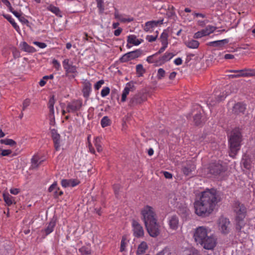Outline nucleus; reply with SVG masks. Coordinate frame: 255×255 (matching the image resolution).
<instances>
[{"label": "nucleus", "mask_w": 255, "mask_h": 255, "mask_svg": "<svg viewBox=\"0 0 255 255\" xmlns=\"http://www.w3.org/2000/svg\"><path fill=\"white\" fill-rule=\"evenodd\" d=\"M62 64L66 73H77V67L73 65L69 59H65L62 62Z\"/></svg>", "instance_id": "4468645a"}, {"label": "nucleus", "mask_w": 255, "mask_h": 255, "mask_svg": "<svg viewBox=\"0 0 255 255\" xmlns=\"http://www.w3.org/2000/svg\"><path fill=\"white\" fill-rule=\"evenodd\" d=\"M59 190V188L57 186L56 182H54L48 188V191L49 192H53L56 197L61 196L63 194L62 191H60L59 193H58V190Z\"/></svg>", "instance_id": "cd10ccee"}, {"label": "nucleus", "mask_w": 255, "mask_h": 255, "mask_svg": "<svg viewBox=\"0 0 255 255\" xmlns=\"http://www.w3.org/2000/svg\"><path fill=\"white\" fill-rule=\"evenodd\" d=\"M92 91V84L91 83L86 80L83 82V87L82 89V93L83 96L85 98H88Z\"/></svg>", "instance_id": "aec40b11"}, {"label": "nucleus", "mask_w": 255, "mask_h": 255, "mask_svg": "<svg viewBox=\"0 0 255 255\" xmlns=\"http://www.w3.org/2000/svg\"><path fill=\"white\" fill-rule=\"evenodd\" d=\"M102 137L97 136L95 138L94 144L96 146L97 150L98 152H101L102 150V147L101 145Z\"/></svg>", "instance_id": "ea45409f"}, {"label": "nucleus", "mask_w": 255, "mask_h": 255, "mask_svg": "<svg viewBox=\"0 0 255 255\" xmlns=\"http://www.w3.org/2000/svg\"><path fill=\"white\" fill-rule=\"evenodd\" d=\"M225 169V166L223 165L220 161L217 162L212 163L209 166V171L210 173L214 175L219 174Z\"/></svg>", "instance_id": "9d476101"}, {"label": "nucleus", "mask_w": 255, "mask_h": 255, "mask_svg": "<svg viewBox=\"0 0 255 255\" xmlns=\"http://www.w3.org/2000/svg\"><path fill=\"white\" fill-rule=\"evenodd\" d=\"M254 160L251 157H250L248 155H244L242 160V164L247 169L250 170L252 167V165L254 164Z\"/></svg>", "instance_id": "412c9836"}, {"label": "nucleus", "mask_w": 255, "mask_h": 255, "mask_svg": "<svg viewBox=\"0 0 255 255\" xmlns=\"http://www.w3.org/2000/svg\"><path fill=\"white\" fill-rule=\"evenodd\" d=\"M242 141V134L239 128L234 129L231 132L229 138L230 152L229 155L234 158L240 150Z\"/></svg>", "instance_id": "7ed1b4c3"}, {"label": "nucleus", "mask_w": 255, "mask_h": 255, "mask_svg": "<svg viewBox=\"0 0 255 255\" xmlns=\"http://www.w3.org/2000/svg\"><path fill=\"white\" fill-rule=\"evenodd\" d=\"M3 197L4 202L8 206H10L14 202V199L12 196L8 193H4L3 194Z\"/></svg>", "instance_id": "e433bc0d"}, {"label": "nucleus", "mask_w": 255, "mask_h": 255, "mask_svg": "<svg viewBox=\"0 0 255 255\" xmlns=\"http://www.w3.org/2000/svg\"><path fill=\"white\" fill-rule=\"evenodd\" d=\"M156 35L155 36L153 35H147L146 37V39L149 42H152L155 41L157 37L158 32L156 31Z\"/></svg>", "instance_id": "864d4df0"}, {"label": "nucleus", "mask_w": 255, "mask_h": 255, "mask_svg": "<svg viewBox=\"0 0 255 255\" xmlns=\"http://www.w3.org/2000/svg\"><path fill=\"white\" fill-rule=\"evenodd\" d=\"M52 137L54 142L55 148L56 150L60 148V134L57 132V130L53 129L51 130Z\"/></svg>", "instance_id": "4be33fe9"}, {"label": "nucleus", "mask_w": 255, "mask_h": 255, "mask_svg": "<svg viewBox=\"0 0 255 255\" xmlns=\"http://www.w3.org/2000/svg\"><path fill=\"white\" fill-rule=\"evenodd\" d=\"M110 92V89L108 87H105L101 91V95L102 97H105L108 95Z\"/></svg>", "instance_id": "8fccbe9b"}, {"label": "nucleus", "mask_w": 255, "mask_h": 255, "mask_svg": "<svg viewBox=\"0 0 255 255\" xmlns=\"http://www.w3.org/2000/svg\"><path fill=\"white\" fill-rule=\"evenodd\" d=\"M127 244V241L125 237H123L121 244V248H120V251L121 252H124L125 250L126 245Z\"/></svg>", "instance_id": "3c124183"}, {"label": "nucleus", "mask_w": 255, "mask_h": 255, "mask_svg": "<svg viewBox=\"0 0 255 255\" xmlns=\"http://www.w3.org/2000/svg\"><path fill=\"white\" fill-rule=\"evenodd\" d=\"M128 43L132 44L134 45H138L141 43V41L136 38L134 35H130L128 37L127 40Z\"/></svg>", "instance_id": "f704fd0d"}, {"label": "nucleus", "mask_w": 255, "mask_h": 255, "mask_svg": "<svg viewBox=\"0 0 255 255\" xmlns=\"http://www.w3.org/2000/svg\"><path fill=\"white\" fill-rule=\"evenodd\" d=\"M13 15L18 18V20L23 24L27 25L29 23L28 20L26 19L24 16H22L21 13L17 11L13 12Z\"/></svg>", "instance_id": "58836bf2"}, {"label": "nucleus", "mask_w": 255, "mask_h": 255, "mask_svg": "<svg viewBox=\"0 0 255 255\" xmlns=\"http://www.w3.org/2000/svg\"><path fill=\"white\" fill-rule=\"evenodd\" d=\"M211 229L204 226L197 227L194 231L193 238L197 244H200L210 234Z\"/></svg>", "instance_id": "20e7f679"}, {"label": "nucleus", "mask_w": 255, "mask_h": 255, "mask_svg": "<svg viewBox=\"0 0 255 255\" xmlns=\"http://www.w3.org/2000/svg\"><path fill=\"white\" fill-rule=\"evenodd\" d=\"M168 224L169 226V228L173 230H176L179 226V220L177 216H172L168 218Z\"/></svg>", "instance_id": "f3484780"}, {"label": "nucleus", "mask_w": 255, "mask_h": 255, "mask_svg": "<svg viewBox=\"0 0 255 255\" xmlns=\"http://www.w3.org/2000/svg\"><path fill=\"white\" fill-rule=\"evenodd\" d=\"M3 16L6 18L11 24H12L14 21V19L9 14H3Z\"/></svg>", "instance_id": "e2e57ef3"}, {"label": "nucleus", "mask_w": 255, "mask_h": 255, "mask_svg": "<svg viewBox=\"0 0 255 255\" xmlns=\"http://www.w3.org/2000/svg\"><path fill=\"white\" fill-rule=\"evenodd\" d=\"M103 1L102 0H97V6L99 9L100 12H104V8L103 7Z\"/></svg>", "instance_id": "4d7b16f0"}, {"label": "nucleus", "mask_w": 255, "mask_h": 255, "mask_svg": "<svg viewBox=\"0 0 255 255\" xmlns=\"http://www.w3.org/2000/svg\"><path fill=\"white\" fill-rule=\"evenodd\" d=\"M168 34L167 32L164 30L160 35L159 40L162 45L168 46Z\"/></svg>", "instance_id": "473e14b6"}, {"label": "nucleus", "mask_w": 255, "mask_h": 255, "mask_svg": "<svg viewBox=\"0 0 255 255\" xmlns=\"http://www.w3.org/2000/svg\"><path fill=\"white\" fill-rule=\"evenodd\" d=\"M186 46L191 49H196L199 47V42L196 40L191 39L185 43Z\"/></svg>", "instance_id": "72a5a7b5"}, {"label": "nucleus", "mask_w": 255, "mask_h": 255, "mask_svg": "<svg viewBox=\"0 0 255 255\" xmlns=\"http://www.w3.org/2000/svg\"><path fill=\"white\" fill-rule=\"evenodd\" d=\"M193 15L194 17H200L201 18L206 17V15L205 14L202 13L194 12L193 13Z\"/></svg>", "instance_id": "0e129e2a"}, {"label": "nucleus", "mask_w": 255, "mask_h": 255, "mask_svg": "<svg viewBox=\"0 0 255 255\" xmlns=\"http://www.w3.org/2000/svg\"><path fill=\"white\" fill-rule=\"evenodd\" d=\"M217 244V239L213 234H210L199 245L204 249L213 250Z\"/></svg>", "instance_id": "423d86ee"}, {"label": "nucleus", "mask_w": 255, "mask_h": 255, "mask_svg": "<svg viewBox=\"0 0 255 255\" xmlns=\"http://www.w3.org/2000/svg\"><path fill=\"white\" fill-rule=\"evenodd\" d=\"M216 29V27L212 25H208L205 29H204V31L206 33L207 35H209L210 34L213 33Z\"/></svg>", "instance_id": "a18cd8bd"}, {"label": "nucleus", "mask_w": 255, "mask_h": 255, "mask_svg": "<svg viewBox=\"0 0 255 255\" xmlns=\"http://www.w3.org/2000/svg\"><path fill=\"white\" fill-rule=\"evenodd\" d=\"M61 183L63 187H73L78 185L80 183V181L76 179H62Z\"/></svg>", "instance_id": "a211bd4d"}, {"label": "nucleus", "mask_w": 255, "mask_h": 255, "mask_svg": "<svg viewBox=\"0 0 255 255\" xmlns=\"http://www.w3.org/2000/svg\"><path fill=\"white\" fill-rule=\"evenodd\" d=\"M82 106V102L81 101H73L67 104V111L68 113H74L79 110Z\"/></svg>", "instance_id": "f8f14e48"}, {"label": "nucleus", "mask_w": 255, "mask_h": 255, "mask_svg": "<svg viewBox=\"0 0 255 255\" xmlns=\"http://www.w3.org/2000/svg\"><path fill=\"white\" fill-rule=\"evenodd\" d=\"M133 86V85L130 83H128L126 84V85L123 91V93H122V95L121 101L122 102H124L126 101L127 97L129 94V92L132 89Z\"/></svg>", "instance_id": "393cba45"}, {"label": "nucleus", "mask_w": 255, "mask_h": 255, "mask_svg": "<svg viewBox=\"0 0 255 255\" xmlns=\"http://www.w3.org/2000/svg\"><path fill=\"white\" fill-rule=\"evenodd\" d=\"M229 42V40L228 39H224L220 40H217L209 42L207 43V45L210 46H221L225 44H226Z\"/></svg>", "instance_id": "2f4dec72"}, {"label": "nucleus", "mask_w": 255, "mask_h": 255, "mask_svg": "<svg viewBox=\"0 0 255 255\" xmlns=\"http://www.w3.org/2000/svg\"><path fill=\"white\" fill-rule=\"evenodd\" d=\"M220 201V198L216 190L206 189L202 192L199 200L194 203L196 214L200 216L209 215Z\"/></svg>", "instance_id": "f257e3e1"}, {"label": "nucleus", "mask_w": 255, "mask_h": 255, "mask_svg": "<svg viewBox=\"0 0 255 255\" xmlns=\"http://www.w3.org/2000/svg\"><path fill=\"white\" fill-rule=\"evenodd\" d=\"M136 71L138 77L142 76L145 72V70L141 64H138L136 66Z\"/></svg>", "instance_id": "a19ab883"}, {"label": "nucleus", "mask_w": 255, "mask_h": 255, "mask_svg": "<svg viewBox=\"0 0 255 255\" xmlns=\"http://www.w3.org/2000/svg\"><path fill=\"white\" fill-rule=\"evenodd\" d=\"M55 225L56 221L55 220L52 219L50 221L47 227L43 230V232L45 233L46 235L50 234L53 231Z\"/></svg>", "instance_id": "7c9ffc66"}, {"label": "nucleus", "mask_w": 255, "mask_h": 255, "mask_svg": "<svg viewBox=\"0 0 255 255\" xmlns=\"http://www.w3.org/2000/svg\"><path fill=\"white\" fill-rule=\"evenodd\" d=\"M230 72L239 73L240 77H250L255 76V71L252 69H245L239 70H230Z\"/></svg>", "instance_id": "2eb2a0df"}, {"label": "nucleus", "mask_w": 255, "mask_h": 255, "mask_svg": "<svg viewBox=\"0 0 255 255\" xmlns=\"http://www.w3.org/2000/svg\"><path fill=\"white\" fill-rule=\"evenodd\" d=\"M168 46L162 45V47L159 49L158 52H157L154 55H157L163 52Z\"/></svg>", "instance_id": "69168bd1"}, {"label": "nucleus", "mask_w": 255, "mask_h": 255, "mask_svg": "<svg viewBox=\"0 0 255 255\" xmlns=\"http://www.w3.org/2000/svg\"><path fill=\"white\" fill-rule=\"evenodd\" d=\"M207 36L203 29L196 32L194 35V38H200L203 36Z\"/></svg>", "instance_id": "09e8293b"}, {"label": "nucleus", "mask_w": 255, "mask_h": 255, "mask_svg": "<svg viewBox=\"0 0 255 255\" xmlns=\"http://www.w3.org/2000/svg\"><path fill=\"white\" fill-rule=\"evenodd\" d=\"M246 109V105L242 103L236 104L233 108V113L235 115L244 114Z\"/></svg>", "instance_id": "6ab92c4d"}, {"label": "nucleus", "mask_w": 255, "mask_h": 255, "mask_svg": "<svg viewBox=\"0 0 255 255\" xmlns=\"http://www.w3.org/2000/svg\"><path fill=\"white\" fill-rule=\"evenodd\" d=\"M175 55V54H174L173 53L166 52L162 56L160 57L159 58L158 62L159 63L160 65L166 63V62L169 61Z\"/></svg>", "instance_id": "5701e85b"}, {"label": "nucleus", "mask_w": 255, "mask_h": 255, "mask_svg": "<svg viewBox=\"0 0 255 255\" xmlns=\"http://www.w3.org/2000/svg\"><path fill=\"white\" fill-rule=\"evenodd\" d=\"M184 255H199L197 250L195 249L187 250L184 252Z\"/></svg>", "instance_id": "49530a36"}, {"label": "nucleus", "mask_w": 255, "mask_h": 255, "mask_svg": "<svg viewBox=\"0 0 255 255\" xmlns=\"http://www.w3.org/2000/svg\"><path fill=\"white\" fill-rule=\"evenodd\" d=\"M218 228L220 232L227 234L230 232V222L229 220L225 217H221L218 221Z\"/></svg>", "instance_id": "1a4fd4ad"}, {"label": "nucleus", "mask_w": 255, "mask_h": 255, "mask_svg": "<svg viewBox=\"0 0 255 255\" xmlns=\"http://www.w3.org/2000/svg\"><path fill=\"white\" fill-rule=\"evenodd\" d=\"M141 55V51L136 50L128 52L124 55L121 60L122 62H127L139 57Z\"/></svg>", "instance_id": "ddd939ff"}, {"label": "nucleus", "mask_w": 255, "mask_h": 255, "mask_svg": "<svg viewBox=\"0 0 255 255\" xmlns=\"http://www.w3.org/2000/svg\"><path fill=\"white\" fill-rule=\"evenodd\" d=\"M12 151L10 149H1L0 148V155L3 156H8L11 154Z\"/></svg>", "instance_id": "603ef678"}, {"label": "nucleus", "mask_w": 255, "mask_h": 255, "mask_svg": "<svg viewBox=\"0 0 255 255\" xmlns=\"http://www.w3.org/2000/svg\"><path fill=\"white\" fill-rule=\"evenodd\" d=\"M79 252L81 255H89L91 254V250L90 247L83 246L79 249Z\"/></svg>", "instance_id": "4c0bfd02"}, {"label": "nucleus", "mask_w": 255, "mask_h": 255, "mask_svg": "<svg viewBox=\"0 0 255 255\" xmlns=\"http://www.w3.org/2000/svg\"><path fill=\"white\" fill-rule=\"evenodd\" d=\"M174 63L177 66L180 65L182 63V60L181 58L179 57L177 58H176L174 60Z\"/></svg>", "instance_id": "338daca9"}, {"label": "nucleus", "mask_w": 255, "mask_h": 255, "mask_svg": "<svg viewBox=\"0 0 255 255\" xmlns=\"http://www.w3.org/2000/svg\"><path fill=\"white\" fill-rule=\"evenodd\" d=\"M101 124L103 128L107 127L110 124V120L107 116H105L102 119Z\"/></svg>", "instance_id": "79ce46f5"}, {"label": "nucleus", "mask_w": 255, "mask_h": 255, "mask_svg": "<svg viewBox=\"0 0 255 255\" xmlns=\"http://www.w3.org/2000/svg\"><path fill=\"white\" fill-rule=\"evenodd\" d=\"M0 142L2 144H4L5 145H9L11 146H13L16 144V142L11 139H1Z\"/></svg>", "instance_id": "37998d69"}, {"label": "nucleus", "mask_w": 255, "mask_h": 255, "mask_svg": "<svg viewBox=\"0 0 255 255\" xmlns=\"http://www.w3.org/2000/svg\"><path fill=\"white\" fill-rule=\"evenodd\" d=\"M145 226L150 236L155 238L159 235L160 226L157 222L156 219L147 224H145Z\"/></svg>", "instance_id": "0eeeda50"}, {"label": "nucleus", "mask_w": 255, "mask_h": 255, "mask_svg": "<svg viewBox=\"0 0 255 255\" xmlns=\"http://www.w3.org/2000/svg\"><path fill=\"white\" fill-rule=\"evenodd\" d=\"M234 211L236 214L235 225L237 230L245 233L249 228L248 220L246 218L247 208L244 204L239 201H236L233 206Z\"/></svg>", "instance_id": "f03ea898"}, {"label": "nucleus", "mask_w": 255, "mask_h": 255, "mask_svg": "<svg viewBox=\"0 0 255 255\" xmlns=\"http://www.w3.org/2000/svg\"><path fill=\"white\" fill-rule=\"evenodd\" d=\"M165 75V71L162 68H159L157 71V78L158 79H161L164 77Z\"/></svg>", "instance_id": "de8ad7c7"}, {"label": "nucleus", "mask_w": 255, "mask_h": 255, "mask_svg": "<svg viewBox=\"0 0 255 255\" xmlns=\"http://www.w3.org/2000/svg\"><path fill=\"white\" fill-rule=\"evenodd\" d=\"M55 103V100L54 99V96H51L48 103V107L49 110V116L51 119H54V106Z\"/></svg>", "instance_id": "b1692460"}, {"label": "nucleus", "mask_w": 255, "mask_h": 255, "mask_svg": "<svg viewBox=\"0 0 255 255\" xmlns=\"http://www.w3.org/2000/svg\"><path fill=\"white\" fill-rule=\"evenodd\" d=\"M132 231L133 236L137 238H142L144 232L142 226L136 220H133L131 223Z\"/></svg>", "instance_id": "6e6552de"}, {"label": "nucleus", "mask_w": 255, "mask_h": 255, "mask_svg": "<svg viewBox=\"0 0 255 255\" xmlns=\"http://www.w3.org/2000/svg\"><path fill=\"white\" fill-rule=\"evenodd\" d=\"M148 249V245L145 242H142L138 245L136 251V254L138 255H142L145 253Z\"/></svg>", "instance_id": "c85d7f7f"}, {"label": "nucleus", "mask_w": 255, "mask_h": 255, "mask_svg": "<svg viewBox=\"0 0 255 255\" xmlns=\"http://www.w3.org/2000/svg\"><path fill=\"white\" fill-rule=\"evenodd\" d=\"M47 9L56 15H58L60 14V10L59 8L54 5H50L47 7Z\"/></svg>", "instance_id": "c03bdc74"}, {"label": "nucleus", "mask_w": 255, "mask_h": 255, "mask_svg": "<svg viewBox=\"0 0 255 255\" xmlns=\"http://www.w3.org/2000/svg\"><path fill=\"white\" fill-rule=\"evenodd\" d=\"M195 168V166L193 164L187 165L182 168V172L185 175H189Z\"/></svg>", "instance_id": "c9c22d12"}, {"label": "nucleus", "mask_w": 255, "mask_h": 255, "mask_svg": "<svg viewBox=\"0 0 255 255\" xmlns=\"http://www.w3.org/2000/svg\"><path fill=\"white\" fill-rule=\"evenodd\" d=\"M163 22V19L158 20H151L146 22L143 27V29L146 32H151L153 30L154 28L158 25L162 24Z\"/></svg>", "instance_id": "9b49d317"}, {"label": "nucleus", "mask_w": 255, "mask_h": 255, "mask_svg": "<svg viewBox=\"0 0 255 255\" xmlns=\"http://www.w3.org/2000/svg\"><path fill=\"white\" fill-rule=\"evenodd\" d=\"M145 100L146 97L144 95L141 93H138L131 98L130 103L132 105H135L141 104Z\"/></svg>", "instance_id": "dca6fc26"}, {"label": "nucleus", "mask_w": 255, "mask_h": 255, "mask_svg": "<svg viewBox=\"0 0 255 255\" xmlns=\"http://www.w3.org/2000/svg\"><path fill=\"white\" fill-rule=\"evenodd\" d=\"M29 104L30 100L29 99H25L22 103V110H25L29 106Z\"/></svg>", "instance_id": "052dcab7"}, {"label": "nucleus", "mask_w": 255, "mask_h": 255, "mask_svg": "<svg viewBox=\"0 0 255 255\" xmlns=\"http://www.w3.org/2000/svg\"><path fill=\"white\" fill-rule=\"evenodd\" d=\"M33 43L34 45L37 46L38 47H39L40 48H41V49L45 48L47 46L46 44L44 43V42H38V41H33Z\"/></svg>", "instance_id": "bf43d9fd"}, {"label": "nucleus", "mask_w": 255, "mask_h": 255, "mask_svg": "<svg viewBox=\"0 0 255 255\" xmlns=\"http://www.w3.org/2000/svg\"><path fill=\"white\" fill-rule=\"evenodd\" d=\"M201 114H196L194 116V121L197 125H199L201 123Z\"/></svg>", "instance_id": "6e6d98bb"}, {"label": "nucleus", "mask_w": 255, "mask_h": 255, "mask_svg": "<svg viewBox=\"0 0 255 255\" xmlns=\"http://www.w3.org/2000/svg\"><path fill=\"white\" fill-rule=\"evenodd\" d=\"M104 80H101L97 82L95 85H94V88L96 90H98L104 84Z\"/></svg>", "instance_id": "13d9d810"}, {"label": "nucleus", "mask_w": 255, "mask_h": 255, "mask_svg": "<svg viewBox=\"0 0 255 255\" xmlns=\"http://www.w3.org/2000/svg\"><path fill=\"white\" fill-rule=\"evenodd\" d=\"M115 18L122 22H129L133 20V18L125 16L118 12L115 13Z\"/></svg>", "instance_id": "c756f323"}, {"label": "nucleus", "mask_w": 255, "mask_h": 255, "mask_svg": "<svg viewBox=\"0 0 255 255\" xmlns=\"http://www.w3.org/2000/svg\"><path fill=\"white\" fill-rule=\"evenodd\" d=\"M170 253L168 248H165L157 254L156 255H170Z\"/></svg>", "instance_id": "5fc2aeb1"}, {"label": "nucleus", "mask_w": 255, "mask_h": 255, "mask_svg": "<svg viewBox=\"0 0 255 255\" xmlns=\"http://www.w3.org/2000/svg\"><path fill=\"white\" fill-rule=\"evenodd\" d=\"M43 160H41L38 155H35L31 158V169H36L41 163Z\"/></svg>", "instance_id": "bb28decb"}, {"label": "nucleus", "mask_w": 255, "mask_h": 255, "mask_svg": "<svg viewBox=\"0 0 255 255\" xmlns=\"http://www.w3.org/2000/svg\"><path fill=\"white\" fill-rule=\"evenodd\" d=\"M10 192L13 195H17L19 192V190L17 188H12L10 189Z\"/></svg>", "instance_id": "774afa93"}, {"label": "nucleus", "mask_w": 255, "mask_h": 255, "mask_svg": "<svg viewBox=\"0 0 255 255\" xmlns=\"http://www.w3.org/2000/svg\"><path fill=\"white\" fill-rule=\"evenodd\" d=\"M142 219L144 224L156 219L154 209L148 205L144 206L141 210Z\"/></svg>", "instance_id": "39448f33"}, {"label": "nucleus", "mask_w": 255, "mask_h": 255, "mask_svg": "<svg viewBox=\"0 0 255 255\" xmlns=\"http://www.w3.org/2000/svg\"><path fill=\"white\" fill-rule=\"evenodd\" d=\"M19 47L21 48V49L24 52L28 53H34L36 52V50L33 47L29 45L25 41H22L20 42L19 44Z\"/></svg>", "instance_id": "a878e982"}, {"label": "nucleus", "mask_w": 255, "mask_h": 255, "mask_svg": "<svg viewBox=\"0 0 255 255\" xmlns=\"http://www.w3.org/2000/svg\"><path fill=\"white\" fill-rule=\"evenodd\" d=\"M52 63L53 64L54 67L57 70H59V69L61 68V65L60 63L58 61V60L54 59L52 61Z\"/></svg>", "instance_id": "680f3d73"}]
</instances>
